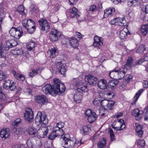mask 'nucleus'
Here are the masks:
<instances>
[{
  "label": "nucleus",
  "instance_id": "f257e3e1",
  "mask_svg": "<svg viewBox=\"0 0 148 148\" xmlns=\"http://www.w3.org/2000/svg\"><path fill=\"white\" fill-rule=\"evenodd\" d=\"M35 121L36 123H39L40 125H44L40 127L37 131V134L41 138L46 137L49 131L52 128V126H45L48 123L46 115L40 111L38 112L35 118Z\"/></svg>",
  "mask_w": 148,
  "mask_h": 148
},
{
  "label": "nucleus",
  "instance_id": "f03ea898",
  "mask_svg": "<svg viewBox=\"0 0 148 148\" xmlns=\"http://www.w3.org/2000/svg\"><path fill=\"white\" fill-rule=\"evenodd\" d=\"M54 84L51 86L50 84H47L42 88L44 92L46 94L55 93L60 95L65 91L64 85L60 82V81L55 78L53 80Z\"/></svg>",
  "mask_w": 148,
  "mask_h": 148
},
{
  "label": "nucleus",
  "instance_id": "7ed1b4c3",
  "mask_svg": "<svg viewBox=\"0 0 148 148\" xmlns=\"http://www.w3.org/2000/svg\"><path fill=\"white\" fill-rule=\"evenodd\" d=\"M75 88L77 91L74 95V100L77 103H80L82 99V93L83 92H86L88 91L87 86L86 84H83L80 80H78L75 82Z\"/></svg>",
  "mask_w": 148,
  "mask_h": 148
},
{
  "label": "nucleus",
  "instance_id": "20e7f679",
  "mask_svg": "<svg viewBox=\"0 0 148 148\" xmlns=\"http://www.w3.org/2000/svg\"><path fill=\"white\" fill-rule=\"evenodd\" d=\"M22 24L23 26L25 27L28 32L32 34L34 32L35 29V23L34 21L32 19H24L23 21Z\"/></svg>",
  "mask_w": 148,
  "mask_h": 148
},
{
  "label": "nucleus",
  "instance_id": "39448f33",
  "mask_svg": "<svg viewBox=\"0 0 148 148\" xmlns=\"http://www.w3.org/2000/svg\"><path fill=\"white\" fill-rule=\"evenodd\" d=\"M64 142V144L65 145L66 147L67 148H71L73 147L75 145L77 146H79L78 144L79 143L81 145V142H76V140L74 138H67L65 136H64L62 138Z\"/></svg>",
  "mask_w": 148,
  "mask_h": 148
},
{
  "label": "nucleus",
  "instance_id": "423d86ee",
  "mask_svg": "<svg viewBox=\"0 0 148 148\" xmlns=\"http://www.w3.org/2000/svg\"><path fill=\"white\" fill-rule=\"evenodd\" d=\"M61 32L55 29H52L50 32L49 37L51 40L53 42L58 41L62 36Z\"/></svg>",
  "mask_w": 148,
  "mask_h": 148
},
{
  "label": "nucleus",
  "instance_id": "0eeeda50",
  "mask_svg": "<svg viewBox=\"0 0 148 148\" xmlns=\"http://www.w3.org/2000/svg\"><path fill=\"white\" fill-rule=\"evenodd\" d=\"M3 87L6 89H10L11 90L14 91L16 88V85L12 80H6L3 82Z\"/></svg>",
  "mask_w": 148,
  "mask_h": 148
},
{
  "label": "nucleus",
  "instance_id": "6e6552de",
  "mask_svg": "<svg viewBox=\"0 0 148 148\" xmlns=\"http://www.w3.org/2000/svg\"><path fill=\"white\" fill-rule=\"evenodd\" d=\"M40 25V28L43 31L47 32L50 28L49 23L45 19H41L38 21Z\"/></svg>",
  "mask_w": 148,
  "mask_h": 148
},
{
  "label": "nucleus",
  "instance_id": "1a4fd4ad",
  "mask_svg": "<svg viewBox=\"0 0 148 148\" xmlns=\"http://www.w3.org/2000/svg\"><path fill=\"white\" fill-rule=\"evenodd\" d=\"M35 99L36 103L41 105H44L48 102V99L44 95H38L35 96Z\"/></svg>",
  "mask_w": 148,
  "mask_h": 148
},
{
  "label": "nucleus",
  "instance_id": "9d476101",
  "mask_svg": "<svg viewBox=\"0 0 148 148\" xmlns=\"http://www.w3.org/2000/svg\"><path fill=\"white\" fill-rule=\"evenodd\" d=\"M80 13L75 7H73L70 12V15L72 18H76L77 21L80 22L82 20L80 19Z\"/></svg>",
  "mask_w": 148,
  "mask_h": 148
},
{
  "label": "nucleus",
  "instance_id": "9b49d317",
  "mask_svg": "<svg viewBox=\"0 0 148 148\" xmlns=\"http://www.w3.org/2000/svg\"><path fill=\"white\" fill-rule=\"evenodd\" d=\"M10 131L9 128H3L0 131V135L2 138L5 140L10 136Z\"/></svg>",
  "mask_w": 148,
  "mask_h": 148
},
{
  "label": "nucleus",
  "instance_id": "f8f14e48",
  "mask_svg": "<svg viewBox=\"0 0 148 148\" xmlns=\"http://www.w3.org/2000/svg\"><path fill=\"white\" fill-rule=\"evenodd\" d=\"M33 112L30 108L27 109L24 113L25 119L29 121H31L33 120L34 118Z\"/></svg>",
  "mask_w": 148,
  "mask_h": 148
},
{
  "label": "nucleus",
  "instance_id": "ddd939ff",
  "mask_svg": "<svg viewBox=\"0 0 148 148\" xmlns=\"http://www.w3.org/2000/svg\"><path fill=\"white\" fill-rule=\"evenodd\" d=\"M85 80L90 84L92 85L96 84L97 78L92 75H89L85 77Z\"/></svg>",
  "mask_w": 148,
  "mask_h": 148
},
{
  "label": "nucleus",
  "instance_id": "4468645a",
  "mask_svg": "<svg viewBox=\"0 0 148 148\" xmlns=\"http://www.w3.org/2000/svg\"><path fill=\"white\" fill-rule=\"evenodd\" d=\"M117 125L120 126L114 127L115 130L117 131H120L123 130L125 127V124L123 120L119 119L118 120V121L116 123Z\"/></svg>",
  "mask_w": 148,
  "mask_h": 148
},
{
  "label": "nucleus",
  "instance_id": "2eb2a0df",
  "mask_svg": "<svg viewBox=\"0 0 148 148\" xmlns=\"http://www.w3.org/2000/svg\"><path fill=\"white\" fill-rule=\"evenodd\" d=\"M94 42L93 43V46L95 47H98L100 46L103 45V42L102 40V38L99 37L97 36H95L94 38Z\"/></svg>",
  "mask_w": 148,
  "mask_h": 148
},
{
  "label": "nucleus",
  "instance_id": "dca6fc26",
  "mask_svg": "<svg viewBox=\"0 0 148 148\" xmlns=\"http://www.w3.org/2000/svg\"><path fill=\"white\" fill-rule=\"evenodd\" d=\"M115 11V10L114 8H111L109 9H106L104 11V17L105 18L110 17L113 14Z\"/></svg>",
  "mask_w": 148,
  "mask_h": 148
},
{
  "label": "nucleus",
  "instance_id": "f3484780",
  "mask_svg": "<svg viewBox=\"0 0 148 148\" xmlns=\"http://www.w3.org/2000/svg\"><path fill=\"white\" fill-rule=\"evenodd\" d=\"M130 32L127 28H124L120 32L119 37L121 39H124L126 38L127 34H130Z\"/></svg>",
  "mask_w": 148,
  "mask_h": 148
},
{
  "label": "nucleus",
  "instance_id": "a211bd4d",
  "mask_svg": "<svg viewBox=\"0 0 148 148\" xmlns=\"http://www.w3.org/2000/svg\"><path fill=\"white\" fill-rule=\"evenodd\" d=\"M97 85L98 87L100 89H105L107 86V81L104 79H100L98 81Z\"/></svg>",
  "mask_w": 148,
  "mask_h": 148
},
{
  "label": "nucleus",
  "instance_id": "6ab92c4d",
  "mask_svg": "<svg viewBox=\"0 0 148 148\" xmlns=\"http://www.w3.org/2000/svg\"><path fill=\"white\" fill-rule=\"evenodd\" d=\"M136 135L139 137L141 138L143 135V131L142 130L143 127L142 125L136 124Z\"/></svg>",
  "mask_w": 148,
  "mask_h": 148
},
{
  "label": "nucleus",
  "instance_id": "aec40b11",
  "mask_svg": "<svg viewBox=\"0 0 148 148\" xmlns=\"http://www.w3.org/2000/svg\"><path fill=\"white\" fill-rule=\"evenodd\" d=\"M116 25L124 26L126 25V21L124 18H116Z\"/></svg>",
  "mask_w": 148,
  "mask_h": 148
},
{
  "label": "nucleus",
  "instance_id": "412c9836",
  "mask_svg": "<svg viewBox=\"0 0 148 148\" xmlns=\"http://www.w3.org/2000/svg\"><path fill=\"white\" fill-rule=\"evenodd\" d=\"M12 73L15 77L18 80H20L23 81L25 79V76L22 74H19L14 70H12Z\"/></svg>",
  "mask_w": 148,
  "mask_h": 148
},
{
  "label": "nucleus",
  "instance_id": "4be33fe9",
  "mask_svg": "<svg viewBox=\"0 0 148 148\" xmlns=\"http://www.w3.org/2000/svg\"><path fill=\"white\" fill-rule=\"evenodd\" d=\"M125 68H122L119 69L117 71L118 73V80L123 77L125 75V73L127 70Z\"/></svg>",
  "mask_w": 148,
  "mask_h": 148
},
{
  "label": "nucleus",
  "instance_id": "5701e85b",
  "mask_svg": "<svg viewBox=\"0 0 148 148\" xmlns=\"http://www.w3.org/2000/svg\"><path fill=\"white\" fill-rule=\"evenodd\" d=\"M133 60L131 57H129L127 59L126 63L124 66V68L126 69V70L130 69L133 63Z\"/></svg>",
  "mask_w": 148,
  "mask_h": 148
},
{
  "label": "nucleus",
  "instance_id": "b1692460",
  "mask_svg": "<svg viewBox=\"0 0 148 148\" xmlns=\"http://www.w3.org/2000/svg\"><path fill=\"white\" fill-rule=\"evenodd\" d=\"M143 89H140L136 93L134 97L133 101L131 103L133 105L135 104L141 93L143 92Z\"/></svg>",
  "mask_w": 148,
  "mask_h": 148
},
{
  "label": "nucleus",
  "instance_id": "393cba45",
  "mask_svg": "<svg viewBox=\"0 0 148 148\" xmlns=\"http://www.w3.org/2000/svg\"><path fill=\"white\" fill-rule=\"evenodd\" d=\"M70 43L71 45L74 48H77L79 45V42L76 38H73L70 40Z\"/></svg>",
  "mask_w": 148,
  "mask_h": 148
},
{
  "label": "nucleus",
  "instance_id": "a878e982",
  "mask_svg": "<svg viewBox=\"0 0 148 148\" xmlns=\"http://www.w3.org/2000/svg\"><path fill=\"white\" fill-rule=\"evenodd\" d=\"M53 131L55 132V133L56 134L57 137L61 136V138L62 139V137H64V136H63V135L65 134L64 132L62 129H59L57 127H55Z\"/></svg>",
  "mask_w": 148,
  "mask_h": 148
},
{
  "label": "nucleus",
  "instance_id": "bb28decb",
  "mask_svg": "<svg viewBox=\"0 0 148 148\" xmlns=\"http://www.w3.org/2000/svg\"><path fill=\"white\" fill-rule=\"evenodd\" d=\"M119 82L118 80H110L107 84V86L112 89L115 88L116 85L118 84Z\"/></svg>",
  "mask_w": 148,
  "mask_h": 148
},
{
  "label": "nucleus",
  "instance_id": "cd10ccee",
  "mask_svg": "<svg viewBox=\"0 0 148 148\" xmlns=\"http://www.w3.org/2000/svg\"><path fill=\"white\" fill-rule=\"evenodd\" d=\"M140 31L143 35H146L148 32V24H145L142 25L141 27Z\"/></svg>",
  "mask_w": 148,
  "mask_h": 148
},
{
  "label": "nucleus",
  "instance_id": "c85d7f7f",
  "mask_svg": "<svg viewBox=\"0 0 148 148\" xmlns=\"http://www.w3.org/2000/svg\"><path fill=\"white\" fill-rule=\"evenodd\" d=\"M23 34L22 29L20 27L17 28V31L14 37L16 39H19Z\"/></svg>",
  "mask_w": 148,
  "mask_h": 148
},
{
  "label": "nucleus",
  "instance_id": "c756f323",
  "mask_svg": "<svg viewBox=\"0 0 148 148\" xmlns=\"http://www.w3.org/2000/svg\"><path fill=\"white\" fill-rule=\"evenodd\" d=\"M118 73L117 70H115L114 71H113L110 72L109 73L110 77L112 78L118 80L119 78H118Z\"/></svg>",
  "mask_w": 148,
  "mask_h": 148
},
{
  "label": "nucleus",
  "instance_id": "7c9ffc66",
  "mask_svg": "<svg viewBox=\"0 0 148 148\" xmlns=\"http://www.w3.org/2000/svg\"><path fill=\"white\" fill-rule=\"evenodd\" d=\"M104 102H106V100L102 101L101 100H99L98 98L95 99L93 101V104L95 106H103V103Z\"/></svg>",
  "mask_w": 148,
  "mask_h": 148
},
{
  "label": "nucleus",
  "instance_id": "2f4dec72",
  "mask_svg": "<svg viewBox=\"0 0 148 148\" xmlns=\"http://www.w3.org/2000/svg\"><path fill=\"white\" fill-rule=\"evenodd\" d=\"M58 71L60 74L64 75L66 71L65 66L63 64H61L59 66L58 69Z\"/></svg>",
  "mask_w": 148,
  "mask_h": 148
},
{
  "label": "nucleus",
  "instance_id": "473e14b6",
  "mask_svg": "<svg viewBox=\"0 0 148 148\" xmlns=\"http://www.w3.org/2000/svg\"><path fill=\"white\" fill-rule=\"evenodd\" d=\"M97 115L95 112H93L92 114L88 117L87 119L90 123H92L95 121Z\"/></svg>",
  "mask_w": 148,
  "mask_h": 148
},
{
  "label": "nucleus",
  "instance_id": "72a5a7b5",
  "mask_svg": "<svg viewBox=\"0 0 148 148\" xmlns=\"http://www.w3.org/2000/svg\"><path fill=\"white\" fill-rule=\"evenodd\" d=\"M13 132L14 134L17 135H20L23 133V129L19 127H14L13 129Z\"/></svg>",
  "mask_w": 148,
  "mask_h": 148
},
{
  "label": "nucleus",
  "instance_id": "f704fd0d",
  "mask_svg": "<svg viewBox=\"0 0 148 148\" xmlns=\"http://www.w3.org/2000/svg\"><path fill=\"white\" fill-rule=\"evenodd\" d=\"M29 135L36 136L37 134L36 130L34 127H29L28 131Z\"/></svg>",
  "mask_w": 148,
  "mask_h": 148
},
{
  "label": "nucleus",
  "instance_id": "c9c22d12",
  "mask_svg": "<svg viewBox=\"0 0 148 148\" xmlns=\"http://www.w3.org/2000/svg\"><path fill=\"white\" fill-rule=\"evenodd\" d=\"M56 49L55 48H53L49 50L48 53L51 58L55 57L56 55Z\"/></svg>",
  "mask_w": 148,
  "mask_h": 148
},
{
  "label": "nucleus",
  "instance_id": "e433bc0d",
  "mask_svg": "<svg viewBox=\"0 0 148 148\" xmlns=\"http://www.w3.org/2000/svg\"><path fill=\"white\" fill-rule=\"evenodd\" d=\"M89 130H90V127L86 125L84 126L81 130V132L83 134L85 135L86 133L89 132Z\"/></svg>",
  "mask_w": 148,
  "mask_h": 148
},
{
  "label": "nucleus",
  "instance_id": "4c0bfd02",
  "mask_svg": "<svg viewBox=\"0 0 148 148\" xmlns=\"http://www.w3.org/2000/svg\"><path fill=\"white\" fill-rule=\"evenodd\" d=\"M148 64V61L147 60H145L144 59H141L139 60L137 63L136 64L137 65H142L144 66H146ZM147 70L148 72V66L147 68Z\"/></svg>",
  "mask_w": 148,
  "mask_h": 148
},
{
  "label": "nucleus",
  "instance_id": "58836bf2",
  "mask_svg": "<svg viewBox=\"0 0 148 148\" xmlns=\"http://www.w3.org/2000/svg\"><path fill=\"white\" fill-rule=\"evenodd\" d=\"M148 64V61L147 60H145L144 59H141L139 60L137 63L136 64L137 65H142L144 66H146ZM147 70L148 72V66L147 68Z\"/></svg>",
  "mask_w": 148,
  "mask_h": 148
},
{
  "label": "nucleus",
  "instance_id": "ea45409f",
  "mask_svg": "<svg viewBox=\"0 0 148 148\" xmlns=\"http://www.w3.org/2000/svg\"><path fill=\"white\" fill-rule=\"evenodd\" d=\"M11 53L14 55H19L23 54V52L22 50L18 49L12 50L11 51Z\"/></svg>",
  "mask_w": 148,
  "mask_h": 148
},
{
  "label": "nucleus",
  "instance_id": "a19ab883",
  "mask_svg": "<svg viewBox=\"0 0 148 148\" xmlns=\"http://www.w3.org/2000/svg\"><path fill=\"white\" fill-rule=\"evenodd\" d=\"M34 140L32 139H28L27 142V146L29 148H33L34 145Z\"/></svg>",
  "mask_w": 148,
  "mask_h": 148
},
{
  "label": "nucleus",
  "instance_id": "79ce46f5",
  "mask_svg": "<svg viewBox=\"0 0 148 148\" xmlns=\"http://www.w3.org/2000/svg\"><path fill=\"white\" fill-rule=\"evenodd\" d=\"M106 139L103 138L102 140L98 143L97 144L98 147L101 148H104L106 145Z\"/></svg>",
  "mask_w": 148,
  "mask_h": 148
},
{
  "label": "nucleus",
  "instance_id": "37998d69",
  "mask_svg": "<svg viewBox=\"0 0 148 148\" xmlns=\"http://www.w3.org/2000/svg\"><path fill=\"white\" fill-rule=\"evenodd\" d=\"M35 46L34 42L30 41L26 45V47L28 50L31 51L35 47Z\"/></svg>",
  "mask_w": 148,
  "mask_h": 148
},
{
  "label": "nucleus",
  "instance_id": "c03bdc74",
  "mask_svg": "<svg viewBox=\"0 0 148 148\" xmlns=\"http://www.w3.org/2000/svg\"><path fill=\"white\" fill-rule=\"evenodd\" d=\"M4 50H8L10 48H12L10 42L9 41L6 42L4 45Z\"/></svg>",
  "mask_w": 148,
  "mask_h": 148
},
{
  "label": "nucleus",
  "instance_id": "a18cd8bd",
  "mask_svg": "<svg viewBox=\"0 0 148 148\" xmlns=\"http://www.w3.org/2000/svg\"><path fill=\"white\" fill-rule=\"evenodd\" d=\"M145 50V48L143 45H140L136 51V52L139 53H143Z\"/></svg>",
  "mask_w": 148,
  "mask_h": 148
},
{
  "label": "nucleus",
  "instance_id": "49530a36",
  "mask_svg": "<svg viewBox=\"0 0 148 148\" xmlns=\"http://www.w3.org/2000/svg\"><path fill=\"white\" fill-rule=\"evenodd\" d=\"M39 71V69H34L32 71L30 72L29 75V76L31 77L34 76L35 75L38 73V71Z\"/></svg>",
  "mask_w": 148,
  "mask_h": 148
},
{
  "label": "nucleus",
  "instance_id": "de8ad7c7",
  "mask_svg": "<svg viewBox=\"0 0 148 148\" xmlns=\"http://www.w3.org/2000/svg\"><path fill=\"white\" fill-rule=\"evenodd\" d=\"M17 31V28L13 27L10 30L9 33L11 34V36L14 37L15 36L16 33Z\"/></svg>",
  "mask_w": 148,
  "mask_h": 148
},
{
  "label": "nucleus",
  "instance_id": "09e8293b",
  "mask_svg": "<svg viewBox=\"0 0 148 148\" xmlns=\"http://www.w3.org/2000/svg\"><path fill=\"white\" fill-rule=\"evenodd\" d=\"M24 8L23 6L21 5L18 7L16 12H18L20 14H22L24 12Z\"/></svg>",
  "mask_w": 148,
  "mask_h": 148
},
{
  "label": "nucleus",
  "instance_id": "8fccbe9b",
  "mask_svg": "<svg viewBox=\"0 0 148 148\" xmlns=\"http://www.w3.org/2000/svg\"><path fill=\"white\" fill-rule=\"evenodd\" d=\"M139 112L140 111L138 109H135L132 112V115L135 117H139L140 115Z\"/></svg>",
  "mask_w": 148,
  "mask_h": 148
},
{
  "label": "nucleus",
  "instance_id": "3c124183",
  "mask_svg": "<svg viewBox=\"0 0 148 148\" xmlns=\"http://www.w3.org/2000/svg\"><path fill=\"white\" fill-rule=\"evenodd\" d=\"M137 144L138 146L139 147H143L145 145V141L143 140H139L137 141Z\"/></svg>",
  "mask_w": 148,
  "mask_h": 148
},
{
  "label": "nucleus",
  "instance_id": "603ef678",
  "mask_svg": "<svg viewBox=\"0 0 148 148\" xmlns=\"http://www.w3.org/2000/svg\"><path fill=\"white\" fill-rule=\"evenodd\" d=\"M136 3L134 4V6H140L142 5L145 2V0H136Z\"/></svg>",
  "mask_w": 148,
  "mask_h": 148
},
{
  "label": "nucleus",
  "instance_id": "864d4df0",
  "mask_svg": "<svg viewBox=\"0 0 148 148\" xmlns=\"http://www.w3.org/2000/svg\"><path fill=\"white\" fill-rule=\"evenodd\" d=\"M56 137V135L55 133V132H54V131H53V132H51L50 135L49 136L48 138L49 139L51 140H53Z\"/></svg>",
  "mask_w": 148,
  "mask_h": 148
},
{
  "label": "nucleus",
  "instance_id": "5fc2aeb1",
  "mask_svg": "<svg viewBox=\"0 0 148 148\" xmlns=\"http://www.w3.org/2000/svg\"><path fill=\"white\" fill-rule=\"evenodd\" d=\"M115 103V102H111L108 103L107 105V108L110 110H111L112 109V107L114 105Z\"/></svg>",
  "mask_w": 148,
  "mask_h": 148
},
{
  "label": "nucleus",
  "instance_id": "6e6d98bb",
  "mask_svg": "<svg viewBox=\"0 0 148 148\" xmlns=\"http://www.w3.org/2000/svg\"><path fill=\"white\" fill-rule=\"evenodd\" d=\"M7 77V75L3 71H0V81L2 80Z\"/></svg>",
  "mask_w": 148,
  "mask_h": 148
},
{
  "label": "nucleus",
  "instance_id": "4d7b16f0",
  "mask_svg": "<svg viewBox=\"0 0 148 148\" xmlns=\"http://www.w3.org/2000/svg\"><path fill=\"white\" fill-rule=\"evenodd\" d=\"M21 122V119L20 118L16 119L12 123L13 125L17 126Z\"/></svg>",
  "mask_w": 148,
  "mask_h": 148
},
{
  "label": "nucleus",
  "instance_id": "13d9d810",
  "mask_svg": "<svg viewBox=\"0 0 148 148\" xmlns=\"http://www.w3.org/2000/svg\"><path fill=\"white\" fill-rule=\"evenodd\" d=\"M109 133L110 134V136L111 138V140L112 141H113L114 139V135L112 130V129H110V130Z\"/></svg>",
  "mask_w": 148,
  "mask_h": 148
},
{
  "label": "nucleus",
  "instance_id": "bf43d9fd",
  "mask_svg": "<svg viewBox=\"0 0 148 148\" xmlns=\"http://www.w3.org/2000/svg\"><path fill=\"white\" fill-rule=\"evenodd\" d=\"M94 112H92L90 110H87L85 112V114L86 116L88 117L91 114H92V113Z\"/></svg>",
  "mask_w": 148,
  "mask_h": 148
},
{
  "label": "nucleus",
  "instance_id": "052dcab7",
  "mask_svg": "<svg viewBox=\"0 0 148 148\" xmlns=\"http://www.w3.org/2000/svg\"><path fill=\"white\" fill-rule=\"evenodd\" d=\"M64 124L63 122H60L58 123L57 124L56 126L55 127H57L59 129H61L62 127H64Z\"/></svg>",
  "mask_w": 148,
  "mask_h": 148
},
{
  "label": "nucleus",
  "instance_id": "680f3d73",
  "mask_svg": "<svg viewBox=\"0 0 148 148\" xmlns=\"http://www.w3.org/2000/svg\"><path fill=\"white\" fill-rule=\"evenodd\" d=\"M136 0H128L127 2L128 5L130 6H131L132 5H134V4L136 3Z\"/></svg>",
  "mask_w": 148,
  "mask_h": 148
},
{
  "label": "nucleus",
  "instance_id": "e2e57ef3",
  "mask_svg": "<svg viewBox=\"0 0 148 148\" xmlns=\"http://www.w3.org/2000/svg\"><path fill=\"white\" fill-rule=\"evenodd\" d=\"M96 7L95 5H92L90 6L89 8V11L90 13L94 11L96 9Z\"/></svg>",
  "mask_w": 148,
  "mask_h": 148
},
{
  "label": "nucleus",
  "instance_id": "0e129e2a",
  "mask_svg": "<svg viewBox=\"0 0 148 148\" xmlns=\"http://www.w3.org/2000/svg\"><path fill=\"white\" fill-rule=\"evenodd\" d=\"M133 78L132 76L130 74L127 75L125 77V79L127 81H129L131 80Z\"/></svg>",
  "mask_w": 148,
  "mask_h": 148
},
{
  "label": "nucleus",
  "instance_id": "69168bd1",
  "mask_svg": "<svg viewBox=\"0 0 148 148\" xmlns=\"http://www.w3.org/2000/svg\"><path fill=\"white\" fill-rule=\"evenodd\" d=\"M0 98L2 100H5L6 99V97L5 95L1 90L0 91Z\"/></svg>",
  "mask_w": 148,
  "mask_h": 148
},
{
  "label": "nucleus",
  "instance_id": "338daca9",
  "mask_svg": "<svg viewBox=\"0 0 148 148\" xmlns=\"http://www.w3.org/2000/svg\"><path fill=\"white\" fill-rule=\"evenodd\" d=\"M31 8H32V12H36V11L38 10V8H36L35 7V6L33 4H32L31 6Z\"/></svg>",
  "mask_w": 148,
  "mask_h": 148
},
{
  "label": "nucleus",
  "instance_id": "774afa93",
  "mask_svg": "<svg viewBox=\"0 0 148 148\" xmlns=\"http://www.w3.org/2000/svg\"><path fill=\"white\" fill-rule=\"evenodd\" d=\"M12 148H24V146L21 144L15 145L13 146Z\"/></svg>",
  "mask_w": 148,
  "mask_h": 148
}]
</instances>
